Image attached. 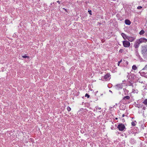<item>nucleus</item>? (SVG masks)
Returning <instances> with one entry per match:
<instances>
[{"label": "nucleus", "mask_w": 147, "mask_h": 147, "mask_svg": "<svg viewBox=\"0 0 147 147\" xmlns=\"http://www.w3.org/2000/svg\"><path fill=\"white\" fill-rule=\"evenodd\" d=\"M117 128L120 131H123L125 129L124 125L122 123L119 124L117 126Z\"/></svg>", "instance_id": "f257e3e1"}, {"label": "nucleus", "mask_w": 147, "mask_h": 147, "mask_svg": "<svg viewBox=\"0 0 147 147\" xmlns=\"http://www.w3.org/2000/svg\"><path fill=\"white\" fill-rule=\"evenodd\" d=\"M123 46L125 47H129L130 46V43L127 40H124L123 41Z\"/></svg>", "instance_id": "f03ea898"}, {"label": "nucleus", "mask_w": 147, "mask_h": 147, "mask_svg": "<svg viewBox=\"0 0 147 147\" xmlns=\"http://www.w3.org/2000/svg\"><path fill=\"white\" fill-rule=\"evenodd\" d=\"M123 85L122 84H118L115 86V88L117 90H119L123 88Z\"/></svg>", "instance_id": "7ed1b4c3"}, {"label": "nucleus", "mask_w": 147, "mask_h": 147, "mask_svg": "<svg viewBox=\"0 0 147 147\" xmlns=\"http://www.w3.org/2000/svg\"><path fill=\"white\" fill-rule=\"evenodd\" d=\"M138 42H139L140 44L144 42H147V39L145 38H141L139 39L138 40Z\"/></svg>", "instance_id": "20e7f679"}, {"label": "nucleus", "mask_w": 147, "mask_h": 147, "mask_svg": "<svg viewBox=\"0 0 147 147\" xmlns=\"http://www.w3.org/2000/svg\"><path fill=\"white\" fill-rule=\"evenodd\" d=\"M136 39V38L134 37L127 36V39L130 42H132Z\"/></svg>", "instance_id": "39448f33"}, {"label": "nucleus", "mask_w": 147, "mask_h": 147, "mask_svg": "<svg viewBox=\"0 0 147 147\" xmlns=\"http://www.w3.org/2000/svg\"><path fill=\"white\" fill-rule=\"evenodd\" d=\"M140 43L139 42H138V40H136L134 44V47L136 48H138L139 47L140 44Z\"/></svg>", "instance_id": "423d86ee"}, {"label": "nucleus", "mask_w": 147, "mask_h": 147, "mask_svg": "<svg viewBox=\"0 0 147 147\" xmlns=\"http://www.w3.org/2000/svg\"><path fill=\"white\" fill-rule=\"evenodd\" d=\"M125 22L126 24L128 25H129L131 24V22L129 20H125Z\"/></svg>", "instance_id": "0eeeda50"}, {"label": "nucleus", "mask_w": 147, "mask_h": 147, "mask_svg": "<svg viewBox=\"0 0 147 147\" xmlns=\"http://www.w3.org/2000/svg\"><path fill=\"white\" fill-rule=\"evenodd\" d=\"M121 34L124 40L127 39V36L125 34L122 33Z\"/></svg>", "instance_id": "6e6552de"}, {"label": "nucleus", "mask_w": 147, "mask_h": 147, "mask_svg": "<svg viewBox=\"0 0 147 147\" xmlns=\"http://www.w3.org/2000/svg\"><path fill=\"white\" fill-rule=\"evenodd\" d=\"M110 76V75L107 74L105 75L104 76V78L105 79L107 80V79Z\"/></svg>", "instance_id": "1a4fd4ad"}, {"label": "nucleus", "mask_w": 147, "mask_h": 147, "mask_svg": "<svg viewBox=\"0 0 147 147\" xmlns=\"http://www.w3.org/2000/svg\"><path fill=\"white\" fill-rule=\"evenodd\" d=\"M130 97L129 96H126L124 97L123 98V100H129L130 99Z\"/></svg>", "instance_id": "9d476101"}, {"label": "nucleus", "mask_w": 147, "mask_h": 147, "mask_svg": "<svg viewBox=\"0 0 147 147\" xmlns=\"http://www.w3.org/2000/svg\"><path fill=\"white\" fill-rule=\"evenodd\" d=\"M132 69L134 70H136L137 69V67L136 65H134L132 67Z\"/></svg>", "instance_id": "9b49d317"}, {"label": "nucleus", "mask_w": 147, "mask_h": 147, "mask_svg": "<svg viewBox=\"0 0 147 147\" xmlns=\"http://www.w3.org/2000/svg\"><path fill=\"white\" fill-rule=\"evenodd\" d=\"M131 125L133 126H135L136 125V121H133L131 123Z\"/></svg>", "instance_id": "f8f14e48"}, {"label": "nucleus", "mask_w": 147, "mask_h": 147, "mask_svg": "<svg viewBox=\"0 0 147 147\" xmlns=\"http://www.w3.org/2000/svg\"><path fill=\"white\" fill-rule=\"evenodd\" d=\"M143 103L145 105H147V99H145L144 100V101L143 102Z\"/></svg>", "instance_id": "ddd939ff"}, {"label": "nucleus", "mask_w": 147, "mask_h": 147, "mask_svg": "<svg viewBox=\"0 0 147 147\" xmlns=\"http://www.w3.org/2000/svg\"><path fill=\"white\" fill-rule=\"evenodd\" d=\"M144 33V30H142L141 31L140 33H139V34L140 35H142Z\"/></svg>", "instance_id": "4468645a"}, {"label": "nucleus", "mask_w": 147, "mask_h": 147, "mask_svg": "<svg viewBox=\"0 0 147 147\" xmlns=\"http://www.w3.org/2000/svg\"><path fill=\"white\" fill-rule=\"evenodd\" d=\"M67 109L68 111H70L71 110V109L69 107H67Z\"/></svg>", "instance_id": "2eb2a0df"}, {"label": "nucleus", "mask_w": 147, "mask_h": 147, "mask_svg": "<svg viewBox=\"0 0 147 147\" xmlns=\"http://www.w3.org/2000/svg\"><path fill=\"white\" fill-rule=\"evenodd\" d=\"M145 69L147 70V64L145 65V67L143 69V70H145Z\"/></svg>", "instance_id": "dca6fc26"}, {"label": "nucleus", "mask_w": 147, "mask_h": 147, "mask_svg": "<svg viewBox=\"0 0 147 147\" xmlns=\"http://www.w3.org/2000/svg\"><path fill=\"white\" fill-rule=\"evenodd\" d=\"M85 96L87 97V98H88L90 97V95L86 93L85 94Z\"/></svg>", "instance_id": "f3484780"}, {"label": "nucleus", "mask_w": 147, "mask_h": 147, "mask_svg": "<svg viewBox=\"0 0 147 147\" xmlns=\"http://www.w3.org/2000/svg\"><path fill=\"white\" fill-rule=\"evenodd\" d=\"M136 55H137L138 57L140 59H141V57H140V55L138 54V53H137V54Z\"/></svg>", "instance_id": "a211bd4d"}, {"label": "nucleus", "mask_w": 147, "mask_h": 147, "mask_svg": "<svg viewBox=\"0 0 147 147\" xmlns=\"http://www.w3.org/2000/svg\"><path fill=\"white\" fill-rule=\"evenodd\" d=\"M123 51V49H120L119 51V52L122 53Z\"/></svg>", "instance_id": "6ab92c4d"}, {"label": "nucleus", "mask_w": 147, "mask_h": 147, "mask_svg": "<svg viewBox=\"0 0 147 147\" xmlns=\"http://www.w3.org/2000/svg\"><path fill=\"white\" fill-rule=\"evenodd\" d=\"M96 109H98V110H100L101 109V108L100 107H96Z\"/></svg>", "instance_id": "aec40b11"}, {"label": "nucleus", "mask_w": 147, "mask_h": 147, "mask_svg": "<svg viewBox=\"0 0 147 147\" xmlns=\"http://www.w3.org/2000/svg\"><path fill=\"white\" fill-rule=\"evenodd\" d=\"M142 8V7L141 6H138L137 7V9H140Z\"/></svg>", "instance_id": "412c9836"}, {"label": "nucleus", "mask_w": 147, "mask_h": 147, "mask_svg": "<svg viewBox=\"0 0 147 147\" xmlns=\"http://www.w3.org/2000/svg\"><path fill=\"white\" fill-rule=\"evenodd\" d=\"M122 61V60H121L120 61H119L118 62V66H119V64Z\"/></svg>", "instance_id": "4be33fe9"}, {"label": "nucleus", "mask_w": 147, "mask_h": 147, "mask_svg": "<svg viewBox=\"0 0 147 147\" xmlns=\"http://www.w3.org/2000/svg\"><path fill=\"white\" fill-rule=\"evenodd\" d=\"M22 57H23L24 58H26V57H28L26 56V55H24V56H22Z\"/></svg>", "instance_id": "5701e85b"}, {"label": "nucleus", "mask_w": 147, "mask_h": 147, "mask_svg": "<svg viewBox=\"0 0 147 147\" xmlns=\"http://www.w3.org/2000/svg\"><path fill=\"white\" fill-rule=\"evenodd\" d=\"M145 107H143V109H144V110H145Z\"/></svg>", "instance_id": "b1692460"}, {"label": "nucleus", "mask_w": 147, "mask_h": 147, "mask_svg": "<svg viewBox=\"0 0 147 147\" xmlns=\"http://www.w3.org/2000/svg\"><path fill=\"white\" fill-rule=\"evenodd\" d=\"M57 2L59 3H60V2L59 1H57Z\"/></svg>", "instance_id": "393cba45"}, {"label": "nucleus", "mask_w": 147, "mask_h": 147, "mask_svg": "<svg viewBox=\"0 0 147 147\" xmlns=\"http://www.w3.org/2000/svg\"><path fill=\"white\" fill-rule=\"evenodd\" d=\"M88 12H89V13L91 14L90 12H91V11H88Z\"/></svg>", "instance_id": "a878e982"}, {"label": "nucleus", "mask_w": 147, "mask_h": 147, "mask_svg": "<svg viewBox=\"0 0 147 147\" xmlns=\"http://www.w3.org/2000/svg\"><path fill=\"white\" fill-rule=\"evenodd\" d=\"M124 116H125V115H124V114H123L122 115V117H124Z\"/></svg>", "instance_id": "bb28decb"}, {"label": "nucleus", "mask_w": 147, "mask_h": 147, "mask_svg": "<svg viewBox=\"0 0 147 147\" xmlns=\"http://www.w3.org/2000/svg\"><path fill=\"white\" fill-rule=\"evenodd\" d=\"M109 92H111V93L112 92V91H111V90H109Z\"/></svg>", "instance_id": "cd10ccee"}, {"label": "nucleus", "mask_w": 147, "mask_h": 147, "mask_svg": "<svg viewBox=\"0 0 147 147\" xmlns=\"http://www.w3.org/2000/svg\"><path fill=\"white\" fill-rule=\"evenodd\" d=\"M116 119H117V118H116Z\"/></svg>", "instance_id": "c85d7f7f"}]
</instances>
